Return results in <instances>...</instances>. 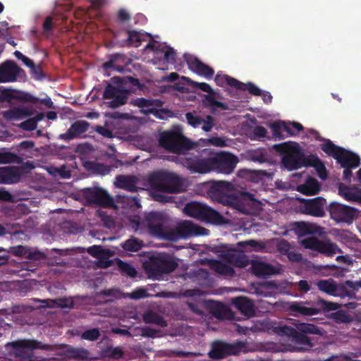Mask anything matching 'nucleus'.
<instances>
[{
  "mask_svg": "<svg viewBox=\"0 0 361 361\" xmlns=\"http://www.w3.org/2000/svg\"><path fill=\"white\" fill-rule=\"evenodd\" d=\"M152 200L160 203L174 202V197L166 194H177L182 191L183 180L175 173L164 170L152 172L148 176Z\"/></svg>",
  "mask_w": 361,
  "mask_h": 361,
  "instance_id": "obj_1",
  "label": "nucleus"
},
{
  "mask_svg": "<svg viewBox=\"0 0 361 361\" xmlns=\"http://www.w3.org/2000/svg\"><path fill=\"white\" fill-rule=\"evenodd\" d=\"M278 333L281 336L288 337L293 343L290 350L293 352L310 351L314 346L312 339L307 334L322 335L321 329L312 324H300L297 329L286 325L279 327Z\"/></svg>",
  "mask_w": 361,
  "mask_h": 361,
  "instance_id": "obj_2",
  "label": "nucleus"
},
{
  "mask_svg": "<svg viewBox=\"0 0 361 361\" xmlns=\"http://www.w3.org/2000/svg\"><path fill=\"white\" fill-rule=\"evenodd\" d=\"M178 264L173 255L166 252H157L151 255L143 263V268L152 279H159L164 274H169L176 269Z\"/></svg>",
  "mask_w": 361,
  "mask_h": 361,
  "instance_id": "obj_3",
  "label": "nucleus"
},
{
  "mask_svg": "<svg viewBox=\"0 0 361 361\" xmlns=\"http://www.w3.org/2000/svg\"><path fill=\"white\" fill-rule=\"evenodd\" d=\"M159 142L166 151L183 156L198 147L197 142L185 137L180 130L164 132L161 134Z\"/></svg>",
  "mask_w": 361,
  "mask_h": 361,
  "instance_id": "obj_4",
  "label": "nucleus"
},
{
  "mask_svg": "<svg viewBox=\"0 0 361 361\" xmlns=\"http://www.w3.org/2000/svg\"><path fill=\"white\" fill-rule=\"evenodd\" d=\"M211 153L212 150L207 148L192 153L187 152L180 158V163L192 173H209L212 171Z\"/></svg>",
  "mask_w": 361,
  "mask_h": 361,
  "instance_id": "obj_5",
  "label": "nucleus"
},
{
  "mask_svg": "<svg viewBox=\"0 0 361 361\" xmlns=\"http://www.w3.org/2000/svg\"><path fill=\"white\" fill-rule=\"evenodd\" d=\"M273 148L280 154L283 155V165L290 169L295 170L302 166L304 153L298 143L295 142H286L276 144Z\"/></svg>",
  "mask_w": 361,
  "mask_h": 361,
  "instance_id": "obj_6",
  "label": "nucleus"
},
{
  "mask_svg": "<svg viewBox=\"0 0 361 361\" xmlns=\"http://www.w3.org/2000/svg\"><path fill=\"white\" fill-rule=\"evenodd\" d=\"M320 147L327 155L334 157L341 167L357 168L360 164V157L357 154L336 145L330 140H326Z\"/></svg>",
  "mask_w": 361,
  "mask_h": 361,
  "instance_id": "obj_7",
  "label": "nucleus"
},
{
  "mask_svg": "<svg viewBox=\"0 0 361 361\" xmlns=\"http://www.w3.org/2000/svg\"><path fill=\"white\" fill-rule=\"evenodd\" d=\"M183 212L188 216L208 223L221 224L224 221L223 216L217 211L197 202L187 203Z\"/></svg>",
  "mask_w": 361,
  "mask_h": 361,
  "instance_id": "obj_8",
  "label": "nucleus"
},
{
  "mask_svg": "<svg viewBox=\"0 0 361 361\" xmlns=\"http://www.w3.org/2000/svg\"><path fill=\"white\" fill-rule=\"evenodd\" d=\"M246 344L243 341L229 343L216 340L211 345L209 356L212 359L220 360L231 355H238L240 352L245 351Z\"/></svg>",
  "mask_w": 361,
  "mask_h": 361,
  "instance_id": "obj_9",
  "label": "nucleus"
},
{
  "mask_svg": "<svg viewBox=\"0 0 361 361\" xmlns=\"http://www.w3.org/2000/svg\"><path fill=\"white\" fill-rule=\"evenodd\" d=\"M238 162V159L229 152L211 153L212 171L224 174L231 173Z\"/></svg>",
  "mask_w": 361,
  "mask_h": 361,
  "instance_id": "obj_10",
  "label": "nucleus"
},
{
  "mask_svg": "<svg viewBox=\"0 0 361 361\" xmlns=\"http://www.w3.org/2000/svg\"><path fill=\"white\" fill-rule=\"evenodd\" d=\"M7 348H11L17 357H27L33 350H49V345L34 339H18L6 344Z\"/></svg>",
  "mask_w": 361,
  "mask_h": 361,
  "instance_id": "obj_11",
  "label": "nucleus"
},
{
  "mask_svg": "<svg viewBox=\"0 0 361 361\" xmlns=\"http://www.w3.org/2000/svg\"><path fill=\"white\" fill-rule=\"evenodd\" d=\"M331 218L338 223L352 224L358 216V210L338 202H331L329 207Z\"/></svg>",
  "mask_w": 361,
  "mask_h": 361,
  "instance_id": "obj_12",
  "label": "nucleus"
},
{
  "mask_svg": "<svg viewBox=\"0 0 361 361\" xmlns=\"http://www.w3.org/2000/svg\"><path fill=\"white\" fill-rule=\"evenodd\" d=\"M82 196L90 204H95L102 207H110L114 205V200L109 194L101 188H87L82 190Z\"/></svg>",
  "mask_w": 361,
  "mask_h": 361,
  "instance_id": "obj_13",
  "label": "nucleus"
},
{
  "mask_svg": "<svg viewBox=\"0 0 361 361\" xmlns=\"http://www.w3.org/2000/svg\"><path fill=\"white\" fill-rule=\"evenodd\" d=\"M130 91L120 87H116L108 83L105 87L102 98L111 99L108 103L109 106L112 109L118 108L127 103Z\"/></svg>",
  "mask_w": 361,
  "mask_h": 361,
  "instance_id": "obj_14",
  "label": "nucleus"
},
{
  "mask_svg": "<svg viewBox=\"0 0 361 361\" xmlns=\"http://www.w3.org/2000/svg\"><path fill=\"white\" fill-rule=\"evenodd\" d=\"M316 285L320 291L331 296L339 297L341 298L351 296L350 293L348 292L345 281L337 283L333 279H320L317 282Z\"/></svg>",
  "mask_w": 361,
  "mask_h": 361,
  "instance_id": "obj_15",
  "label": "nucleus"
},
{
  "mask_svg": "<svg viewBox=\"0 0 361 361\" xmlns=\"http://www.w3.org/2000/svg\"><path fill=\"white\" fill-rule=\"evenodd\" d=\"M302 213L316 217H322L325 214L324 207L326 200L322 197H317L313 199H301Z\"/></svg>",
  "mask_w": 361,
  "mask_h": 361,
  "instance_id": "obj_16",
  "label": "nucleus"
},
{
  "mask_svg": "<svg viewBox=\"0 0 361 361\" xmlns=\"http://www.w3.org/2000/svg\"><path fill=\"white\" fill-rule=\"evenodd\" d=\"M183 58L188 64V68L192 71L199 75L204 76L207 79L212 78L214 74V71L212 67L204 63L196 56L190 54H185L183 55Z\"/></svg>",
  "mask_w": 361,
  "mask_h": 361,
  "instance_id": "obj_17",
  "label": "nucleus"
},
{
  "mask_svg": "<svg viewBox=\"0 0 361 361\" xmlns=\"http://www.w3.org/2000/svg\"><path fill=\"white\" fill-rule=\"evenodd\" d=\"M183 58L188 64V68L192 71L199 75L204 76L207 79L212 78L214 74V71L212 67L204 63L196 56L190 54H185L183 55Z\"/></svg>",
  "mask_w": 361,
  "mask_h": 361,
  "instance_id": "obj_18",
  "label": "nucleus"
},
{
  "mask_svg": "<svg viewBox=\"0 0 361 361\" xmlns=\"http://www.w3.org/2000/svg\"><path fill=\"white\" fill-rule=\"evenodd\" d=\"M23 71L15 61H6L0 64V82H14Z\"/></svg>",
  "mask_w": 361,
  "mask_h": 361,
  "instance_id": "obj_19",
  "label": "nucleus"
},
{
  "mask_svg": "<svg viewBox=\"0 0 361 361\" xmlns=\"http://www.w3.org/2000/svg\"><path fill=\"white\" fill-rule=\"evenodd\" d=\"M146 219L150 233L159 238H167L168 235L161 220V214L152 212L147 214Z\"/></svg>",
  "mask_w": 361,
  "mask_h": 361,
  "instance_id": "obj_20",
  "label": "nucleus"
},
{
  "mask_svg": "<svg viewBox=\"0 0 361 361\" xmlns=\"http://www.w3.org/2000/svg\"><path fill=\"white\" fill-rule=\"evenodd\" d=\"M23 173V169L20 166L0 167V184L18 183L20 181Z\"/></svg>",
  "mask_w": 361,
  "mask_h": 361,
  "instance_id": "obj_21",
  "label": "nucleus"
},
{
  "mask_svg": "<svg viewBox=\"0 0 361 361\" xmlns=\"http://www.w3.org/2000/svg\"><path fill=\"white\" fill-rule=\"evenodd\" d=\"M206 231V228L197 226L190 221H184L180 223L176 228L178 235L182 238L204 235Z\"/></svg>",
  "mask_w": 361,
  "mask_h": 361,
  "instance_id": "obj_22",
  "label": "nucleus"
},
{
  "mask_svg": "<svg viewBox=\"0 0 361 361\" xmlns=\"http://www.w3.org/2000/svg\"><path fill=\"white\" fill-rule=\"evenodd\" d=\"M289 310L295 316H312L319 314L316 301L294 302L290 305Z\"/></svg>",
  "mask_w": 361,
  "mask_h": 361,
  "instance_id": "obj_23",
  "label": "nucleus"
},
{
  "mask_svg": "<svg viewBox=\"0 0 361 361\" xmlns=\"http://www.w3.org/2000/svg\"><path fill=\"white\" fill-rule=\"evenodd\" d=\"M129 59L122 54H111L109 56V60L104 63L102 68L104 70L113 69L117 72L122 73L125 70L126 66L128 63Z\"/></svg>",
  "mask_w": 361,
  "mask_h": 361,
  "instance_id": "obj_24",
  "label": "nucleus"
},
{
  "mask_svg": "<svg viewBox=\"0 0 361 361\" xmlns=\"http://www.w3.org/2000/svg\"><path fill=\"white\" fill-rule=\"evenodd\" d=\"M89 126L90 123L86 121H77L70 126L65 133L61 134L59 138L67 141L71 140L85 133Z\"/></svg>",
  "mask_w": 361,
  "mask_h": 361,
  "instance_id": "obj_25",
  "label": "nucleus"
},
{
  "mask_svg": "<svg viewBox=\"0 0 361 361\" xmlns=\"http://www.w3.org/2000/svg\"><path fill=\"white\" fill-rule=\"evenodd\" d=\"M251 268L253 274L259 278L266 279L278 273L275 267L259 260L252 261Z\"/></svg>",
  "mask_w": 361,
  "mask_h": 361,
  "instance_id": "obj_26",
  "label": "nucleus"
},
{
  "mask_svg": "<svg viewBox=\"0 0 361 361\" xmlns=\"http://www.w3.org/2000/svg\"><path fill=\"white\" fill-rule=\"evenodd\" d=\"M233 305L244 316L251 317L255 311L253 302L247 297H238L233 300Z\"/></svg>",
  "mask_w": 361,
  "mask_h": 361,
  "instance_id": "obj_27",
  "label": "nucleus"
},
{
  "mask_svg": "<svg viewBox=\"0 0 361 361\" xmlns=\"http://www.w3.org/2000/svg\"><path fill=\"white\" fill-rule=\"evenodd\" d=\"M338 193L345 200L355 202L361 205V188L347 186L343 183L338 185Z\"/></svg>",
  "mask_w": 361,
  "mask_h": 361,
  "instance_id": "obj_28",
  "label": "nucleus"
},
{
  "mask_svg": "<svg viewBox=\"0 0 361 361\" xmlns=\"http://www.w3.org/2000/svg\"><path fill=\"white\" fill-rule=\"evenodd\" d=\"M233 190V185L228 181L219 180L213 182L209 188V194L214 197L221 198Z\"/></svg>",
  "mask_w": 361,
  "mask_h": 361,
  "instance_id": "obj_29",
  "label": "nucleus"
},
{
  "mask_svg": "<svg viewBox=\"0 0 361 361\" xmlns=\"http://www.w3.org/2000/svg\"><path fill=\"white\" fill-rule=\"evenodd\" d=\"M13 253L30 261H39L45 257L43 252L23 245L14 247Z\"/></svg>",
  "mask_w": 361,
  "mask_h": 361,
  "instance_id": "obj_30",
  "label": "nucleus"
},
{
  "mask_svg": "<svg viewBox=\"0 0 361 361\" xmlns=\"http://www.w3.org/2000/svg\"><path fill=\"white\" fill-rule=\"evenodd\" d=\"M224 259L230 264L239 268L245 267L249 264L247 257L243 252L235 250L226 252L224 255Z\"/></svg>",
  "mask_w": 361,
  "mask_h": 361,
  "instance_id": "obj_31",
  "label": "nucleus"
},
{
  "mask_svg": "<svg viewBox=\"0 0 361 361\" xmlns=\"http://www.w3.org/2000/svg\"><path fill=\"white\" fill-rule=\"evenodd\" d=\"M6 121H18L32 115V111L24 107H13L2 113Z\"/></svg>",
  "mask_w": 361,
  "mask_h": 361,
  "instance_id": "obj_32",
  "label": "nucleus"
},
{
  "mask_svg": "<svg viewBox=\"0 0 361 361\" xmlns=\"http://www.w3.org/2000/svg\"><path fill=\"white\" fill-rule=\"evenodd\" d=\"M298 190L305 195H314L321 190V185L315 178L309 176L303 184L298 187Z\"/></svg>",
  "mask_w": 361,
  "mask_h": 361,
  "instance_id": "obj_33",
  "label": "nucleus"
},
{
  "mask_svg": "<svg viewBox=\"0 0 361 361\" xmlns=\"http://www.w3.org/2000/svg\"><path fill=\"white\" fill-rule=\"evenodd\" d=\"M116 185L118 188L132 192H137L136 181L133 176L119 175L116 176Z\"/></svg>",
  "mask_w": 361,
  "mask_h": 361,
  "instance_id": "obj_34",
  "label": "nucleus"
},
{
  "mask_svg": "<svg viewBox=\"0 0 361 361\" xmlns=\"http://www.w3.org/2000/svg\"><path fill=\"white\" fill-rule=\"evenodd\" d=\"M317 252L326 257H333L336 253H341L342 250L336 243L327 239L320 241Z\"/></svg>",
  "mask_w": 361,
  "mask_h": 361,
  "instance_id": "obj_35",
  "label": "nucleus"
},
{
  "mask_svg": "<svg viewBox=\"0 0 361 361\" xmlns=\"http://www.w3.org/2000/svg\"><path fill=\"white\" fill-rule=\"evenodd\" d=\"M215 82L219 87H224L226 85L237 89H242L244 83L227 75L216 74Z\"/></svg>",
  "mask_w": 361,
  "mask_h": 361,
  "instance_id": "obj_36",
  "label": "nucleus"
},
{
  "mask_svg": "<svg viewBox=\"0 0 361 361\" xmlns=\"http://www.w3.org/2000/svg\"><path fill=\"white\" fill-rule=\"evenodd\" d=\"M293 226V229L298 237L314 234L317 232L318 228L314 224L305 222H295Z\"/></svg>",
  "mask_w": 361,
  "mask_h": 361,
  "instance_id": "obj_37",
  "label": "nucleus"
},
{
  "mask_svg": "<svg viewBox=\"0 0 361 361\" xmlns=\"http://www.w3.org/2000/svg\"><path fill=\"white\" fill-rule=\"evenodd\" d=\"M143 320L146 324H154L161 327L167 326V322L164 317L153 311L145 312L143 314Z\"/></svg>",
  "mask_w": 361,
  "mask_h": 361,
  "instance_id": "obj_38",
  "label": "nucleus"
},
{
  "mask_svg": "<svg viewBox=\"0 0 361 361\" xmlns=\"http://www.w3.org/2000/svg\"><path fill=\"white\" fill-rule=\"evenodd\" d=\"M317 310L319 314L321 312H329L330 311H334L340 309L341 305L338 302H334L331 301H326L321 298H319L317 300Z\"/></svg>",
  "mask_w": 361,
  "mask_h": 361,
  "instance_id": "obj_39",
  "label": "nucleus"
},
{
  "mask_svg": "<svg viewBox=\"0 0 361 361\" xmlns=\"http://www.w3.org/2000/svg\"><path fill=\"white\" fill-rule=\"evenodd\" d=\"M213 315L219 319H231L233 313L229 307L221 303H219L213 310Z\"/></svg>",
  "mask_w": 361,
  "mask_h": 361,
  "instance_id": "obj_40",
  "label": "nucleus"
},
{
  "mask_svg": "<svg viewBox=\"0 0 361 361\" xmlns=\"http://www.w3.org/2000/svg\"><path fill=\"white\" fill-rule=\"evenodd\" d=\"M329 317L338 324H349L353 321L352 316L346 310L339 309L331 312Z\"/></svg>",
  "mask_w": 361,
  "mask_h": 361,
  "instance_id": "obj_41",
  "label": "nucleus"
},
{
  "mask_svg": "<svg viewBox=\"0 0 361 361\" xmlns=\"http://www.w3.org/2000/svg\"><path fill=\"white\" fill-rule=\"evenodd\" d=\"M211 267L214 271L222 275L232 276L234 274V269L221 261H213Z\"/></svg>",
  "mask_w": 361,
  "mask_h": 361,
  "instance_id": "obj_42",
  "label": "nucleus"
},
{
  "mask_svg": "<svg viewBox=\"0 0 361 361\" xmlns=\"http://www.w3.org/2000/svg\"><path fill=\"white\" fill-rule=\"evenodd\" d=\"M23 159L11 152H0V164H22Z\"/></svg>",
  "mask_w": 361,
  "mask_h": 361,
  "instance_id": "obj_43",
  "label": "nucleus"
},
{
  "mask_svg": "<svg viewBox=\"0 0 361 361\" xmlns=\"http://www.w3.org/2000/svg\"><path fill=\"white\" fill-rule=\"evenodd\" d=\"M117 266L120 272L123 275L134 278L137 274L135 268L132 264L126 262L122 261L121 259H118Z\"/></svg>",
  "mask_w": 361,
  "mask_h": 361,
  "instance_id": "obj_44",
  "label": "nucleus"
},
{
  "mask_svg": "<svg viewBox=\"0 0 361 361\" xmlns=\"http://www.w3.org/2000/svg\"><path fill=\"white\" fill-rule=\"evenodd\" d=\"M142 246V241L135 237H132L130 239L126 240L122 245V247L125 250L130 252H137L140 250Z\"/></svg>",
  "mask_w": 361,
  "mask_h": 361,
  "instance_id": "obj_45",
  "label": "nucleus"
},
{
  "mask_svg": "<svg viewBox=\"0 0 361 361\" xmlns=\"http://www.w3.org/2000/svg\"><path fill=\"white\" fill-rule=\"evenodd\" d=\"M203 102L206 106L212 108H220L223 110H227V105L221 102L217 101L215 98V94L204 95Z\"/></svg>",
  "mask_w": 361,
  "mask_h": 361,
  "instance_id": "obj_46",
  "label": "nucleus"
},
{
  "mask_svg": "<svg viewBox=\"0 0 361 361\" xmlns=\"http://www.w3.org/2000/svg\"><path fill=\"white\" fill-rule=\"evenodd\" d=\"M67 354L71 358L85 360L88 358L89 352L84 348H71L67 350Z\"/></svg>",
  "mask_w": 361,
  "mask_h": 361,
  "instance_id": "obj_47",
  "label": "nucleus"
},
{
  "mask_svg": "<svg viewBox=\"0 0 361 361\" xmlns=\"http://www.w3.org/2000/svg\"><path fill=\"white\" fill-rule=\"evenodd\" d=\"M181 80H184L188 84H192V87H197L203 92H208L209 94H216V92L214 91L212 87L206 82H194L189 78L185 76L181 77Z\"/></svg>",
  "mask_w": 361,
  "mask_h": 361,
  "instance_id": "obj_48",
  "label": "nucleus"
},
{
  "mask_svg": "<svg viewBox=\"0 0 361 361\" xmlns=\"http://www.w3.org/2000/svg\"><path fill=\"white\" fill-rule=\"evenodd\" d=\"M128 39L126 40V44L128 46L134 45L135 47H138L141 42V33L136 30H128Z\"/></svg>",
  "mask_w": 361,
  "mask_h": 361,
  "instance_id": "obj_49",
  "label": "nucleus"
},
{
  "mask_svg": "<svg viewBox=\"0 0 361 361\" xmlns=\"http://www.w3.org/2000/svg\"><path fill=\"white\" fill-rule=\"evenodd\" d=\"M320 241L321 240L316 237H310L302 240L300 244L306 249L317 252Z\"/></svg>",
  "mask_w": 361,
  "mask_h": 361,
  "instance_id": "obj_50",
  "label": "nucleus"
},
{
  "mask_svg": "<svg viewBox=\"0 0 361 361\" xmlns=\"http://www.w3.org/2000/svg\"><path fill=\"white\" fill-rule=\"evenodd\" d=\"M345 284L347 286L348 292L351 295V296H347V298H355L356 293L361 288V279L355 281L347 280L345 281Z\"/></svg>",
  "mask_w": 361,
  "mask_h": 361,
  "instance_id": "obj_51",
  "label": "nucleus"
},
{
  "mask_svg": "<svg viewBox=\"0 0 361 361\" xmlns=\"http://www.w3.org/2000/svg\"><path fill=\"white\" fill-rule=\"evenodd\" d=\"M100 335V331L98 328H92L91 329L85 331L82 334L81 338L84 340L94 341L99 338Z\"/></svg>",
  "mask_w": 361,
  "mask_h": 361,
  "instance_id": "obj_52",
  "label": "nucleus"
},
{
  "mask_svg": "<svg viewBox=\"0 0 361 361\" xmlns=\"http://www.w3.org/2000/svg\"><path fill=\"white\" fill-rule=\"evenodd\" d=\"M283 121H279L274 122L270 125V128L272 130L273 136L276 139L283 140L284 139V136L281 133V130L283 129Z\"/></svg>",
  "mask_w": 361,
  "mask_h": 361,
  "instance_id": "obj_53",
  "label": "nucleus"
},
{
  "mask_svg": "<svg viewBox=\"0 0 361 361\" xmlns=\"http://www.w3.org/2000/svg\"><path fill=\"white\" fill-rule=\"evenodd\" d=\"M112 81L116 83H129L132 86L137 87L139 89L141 88V85L138 79L133 78V77H127L126 78L123 79L120 77H114L112 78Z\"/></svg>",
  "mask_w": 361,
  "mask_h": 361,
  "instance_id": "obj_54",
  "label": "nucleus"
},
{
  "mask_svg": "<svg viewBox=\"0 0 361 361\" xmlns=\"http://www.w3.org/2000/svg\"><path fill=\"white\" fill-rule=\"evenodd\" d=\"M185 118L188 123L194 128L198 127L204 121V119H202L200 116L195 115L191 112L185 114Z\"/></svg>",
  "mask_w": 361,
  "mask_h": 361,
  "instance_id": "obj_55",
  "label": "nucleus"
},
{
  "mask_svg": "<svg viewBox=\"0 0 361 361\" xmlns=\"http://www.w3.org/2000/svg\"><path fill=\"white\" fill-rule=\"evenodd\" d=\"M55 305L61 308H73L74 302L72 298H59L54 300Z\"/></svg>",
  "mask_w": 361,
  "mask_h": 361,
  "instance_id": "obj_56",
  "label": "nucleus"
},
{
  "mask_svg": "<svg viewBox=\"0 0 361 361\" xmlns=\"http://www.w3.org/2000/svg\"><path fill=\"white\" fill-rule=\"evenodd\" d=\"M238 90H247L250 94L255 96H261L262 90H260L257 86L252 82L244 83V86L242 89H238Z\"/></svg>",
  "mask_w": 361,
  "mask_h": 361,
  "instance_id": "obj_57",
  "label": "nucleus"
},
{
  "mask_svg": "<svg viewBox=\"0 0 361 361\" xmlns=\"http://www.w3.org/2000/svg\"><path fill=\"white\" fill-rule=\"evenodd\" d=\"M319 177L322 180H326L328 177V173L324 164L320 159L319 161L314 166Z\"/></svg>",
  "mask_w": 361,
  "mask_h": 361,
  "instance_id": "obj_58",
  "label": "nucleus"
},
{
  "mask_svg": "<svg viewBox=\"0 0 361 361\" xmlns=\"http://www.w3.org/2000/svg\"><path fill=\"white\" fill-rule=\"evenodd\" d=\"M302 161V166H312L314 167L320 160L316 154H310L307 157L304 155Z\"/></svg>",
  "mask_w": 361,
  "mask_h": 361,
  "instance_id": "obj_59",
  "label": "nucleus"
},
{
  "mask_svg": "<svg viewBox=\"0 0 361 361\" xmlns=\"http://www.w3.org/2000/svg\"><path fill=\"white\" fill-rule=\"evenodd\" d=\"M37 126V125L36 124L35 121L31 118L20 123L18 126L24 130L32 131L36 129Z\"/></svg>",
  "mask_w": 361,
  "mask_h": 361,
  "instance_id": "obj_60",
  "label": "nucleus"
},
{
  "mask_svg": "<svg viewBox=\"0 0 361 361\" xmlns=\"http://www.w3.org/2000/svg\"><path fill=\"white\" fill-rule=\"evenodd\" d=\"M148 296V293L147 292V290L145 288H137L133 290L130 295V298L133 300H139L142 298H145Z\"/></svg>",
  "mask_w": 361,
  "mask_h": 361,
  "instance_id": "obj_61",
  "label": "nucleus"
},
{
  "mask_svg": "<svg viewBox=\"0 0 361 361\" xmlns=\"http://www.w3.org/2000/svg\"><path fill=\"white\" fill-rule=\"evenodd\" d=\"M35 142L32 140H23L16 147V151L20 152L22 150H29L34 147Z\"/></svg>",
  "mask_w": 361,
  "mask_h": 361,
  "instance_id": "obj_62",
  "label": "nucleus"
},
{
  "mask_svg": "<svg viewBox=\"0 0 361 361\" xmlns=\"http://www.w3.org/2000/svg\"><path fill=\"white\" fill-rule=\"evenodd\" d=\"M341 239L344 243H356L357 241V237L349 231H343L340 234Z\"/></svg>",
  "mask_w": 361,
  "mask_h": 361,
  "instance_id": "obj_63",
  "label": "nucleus"
},
{
  "mask_svg": "<svg viewBox=\"0 0 361 361\" xmlns=\"http://www.w3.org/2000/svg\"><path fill=\"white\" fill-rule=\"evenodd\" d=\"M18 99L25 102H30L32 104H37L39 102V99L29 94V93H22L20 96L18 97Z\"/></svg>",
  "mask_w": 361,
  "mask_h": 361,
  "instance_id": "obj_64",
  "label": "nucleus"
}]
</instances>
